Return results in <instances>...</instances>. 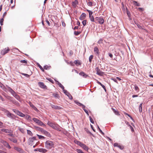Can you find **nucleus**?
Listing matches in <instances>:
<instances>
[{
  "label": "nucleus",
  "mask_w": 153,
  "mask_h": 153,
  "mask_svg": "<svg viewBox=\"0 0 153 153\" xmlns=\"http://www.w3.org/2000/svg\"><path fill=\"white\" fill-rule=\"evenodd\" d=\"M45 147L48 149H50L53 147V143L51 141L48 140L45 143Z\"/></svg>",
  "instance_id": "1"
},
{
  "label": "nucleus",
  "mask_w": 153,
  "mask_h": 153,
  "mask_svg": "<svg viewBox=\"0 0 153 153\" xmlns=\"http://www.w3.org/2000/svg\"><path fill=\"white\" fill-rule=\"evenodd\" d=\"M104 20L102 17H97L95 18V22L96 23H99L100 24H102L104 23Z\"/></svg>",
  "instance_id": "2"
},
{
  "label": "nucleus",
  "mask_w": 153,
  "mask_h": 153,
  "mask_svg": "<svg viewBox=\"0 0 153 153\" xmlns=\"http://www.w3.org/2000/svg\"><path fill=\"white\" fill-rule=\"evenodd\" d=\"M75 103L76 104L78 105L81 106L82 107V108H83V110H84L85 112L88 114V111L85 109V106L83 104L79 102L77 100H75L74 101Z\"/></svg>",
  "instance_id": "3"
},
{
  "label": "nucleus",
  "mask_w": 153,
  "mask_h": 153,
  "mask_svg": "<svg viewBox=\"0 0 153 153\" xmlns=\"http://www.w3.org/2000/svg\"><path fill=\"white\" fill-rule=\"evenodd\" d=\"M13 111L16 114L19 116H20L22 117H25V115L23 114L21 112L18 111L15 109H13Z\"/></svg>",
  "instance_id": "4"
},
{
  "label": "nucleus",
  "mask_w": 153,
  "mask_h": 153,
  "mask_svg": "<svg viewBox=\"0 0 153 153\" xmlns=\"http://www.w3.org/2000/svg\"><path fill=\"white\" fill-rule=\"evenodd\" d=\"M95 70L97 72L96 74H97L98 75L100 76H102L103 75L104 73L103 72L101 71L99 68L97 67L95 69Z\"/></svg>",
  "instance_id": "5"
},
{
  "label": "nucleus",
  "mask_w": 153,
  "mask_h": 153,
  "mask_svg": "<svg viewBox=\"0 0 153 153\" xmlns=\"http://www.w3.org/2000/svg\"><path fill=\"white\" fill-rule=\"evenodd\" d=\"M10 50L8 47L2 50L1 51V54L3 55H4L7 53Z\"/></svg>",
  "instance_id": "6"
},
{
  "label": "nucleus",
  "mask_w": 153,
  "mask_h": 153,
  "mask_svg": "<svg viewBox=\"0 0 153 153\" xmlns=\"http://www.w3.org/2000/svg\"><path fill=\"white\" fill-rule=\"evenodd\" d=\"M63 91L64 93L68 96L69 99L70 100H72L73 99V97L66 90H64Z\"/></svg>",
  "instance_id": "7"
},
{
  "label": "nucleus",
  "mask_w": 153,
  "mask_h": 153,
  "mask_svg": "<svg viewBox=\"0 0 153 153\" xmlns=\"http://www.w3.org/2000/svg\"><path fill=\"white\" fill-rule=\"evenodd\" d=\"M36 137H35L29 138V143L30 145H32L34 141L36 140Z\"/></svg>",
  "instance_id": "8"
},
{
  "label": "nucleus",
  "mask_w": 153,
  "mask_h": 153,
  "mask_svg": "<svg viewBox=\"0 0 153 153\" xmlns=\"http://www.w3.org/2000/svg\"><path fill=\"white\" fill-rule=\"evenodd\" d=\"M1 142L6 147H7L9 149H10L11 148V147L9 144L5 141L1 140Z\"/></svg>",
  "instance_id": "9"
},
{
  "label": "nucleus",
  "mask_w": 153,
  "mask_h": 153,
  "mask_svg": "<svg viewBox=\"0 0 153 153\" xmlns=\"http://www.w3.org/2000/svg\"><path fill=\"white\" fill-rule=\"evenodd\" d=\"M39 130L43 133L44 134H45V135H46L47 136H49L50 135V134L49 133L47 132V131H46L45 130L42 129V128H39Z\"/></svg>",
  "instance_id": "10"
},
{
  "label": "nucleus",
  "mask_w": 153,
  "mask_h": 153,
  "mask_svg": "<svg viewBox=\"0 0 153 153\" xmlns=\"http://www.w3.org/2000/svg\"><path fill=\"white\" fill-rule=\"evenodd\" d=\"M50 126L53 129L58 131H60V127L59 125H50Z\"/></svg>",
  "instance_id": "11"
},
{
  "label": "nucleus",
  "mask_w": 153,
  "mask_h": 153,
  "mask_svg": "<svg viewBox=\"0 0 153 153\" xmlns=\"http://www.w3.org/2000/svg\"><path fill=\"white\" fill-rule=\"evenodd\" d=\"M33 120L35 123L38 124H44L43 123H42L41 121L37 118H33Z\"/></svg>",
  "instance_id": "12"
},
{
  "label": "nucleus",
  "mask_w": 153,
  "mask_h": 153,
  "mask_svg": "<svg viewBox=\"0 0 153 153\" xmlns=\"http://www.w3.org/2000/svg\"><path fill=\"white\" fill-rule=\"evenodd\" d=\"M38 84L39 86L42 88H45L46 87V86L45 85L44 83L42 82H39Z\"/></svg>",
  "instance_id": "13"
},
{
  "label": "nucleus",
  "mask_w": 153,
  "mask_h": 153,
  "mask_svg": "<svg viewBox=\"0 0 153 153\" xmlns=\"http://www.w3.org/2000/svg\"><path fill=\"white\" fill-rule=\"evenodd\" d=\"M79 74L80 75L82 76L84 78H86L88 76V75L83 71L80 72Z\"/></svg>",
  "instance_id": "14"
},
{
  "label": "nucleus",
  "mask_w": 153,
  "mask_h": 153,
  "mask_svg": "<svg viewBox=\"0 0 153 153\" xmlns=\"http://www.w3.org/2000/svg\"><path fill=\"white\" fill-rule=\"evenodd\" d=\"M78 2L77 0H75L74 1L72 2V5L74 7H75L77 4H78Z\"/></svg>",
  "instance_id": "15"
},
{
  "label": "nucleus",
  "mask_w": 153,
  "mask_h": 153,
  "mask_svg": "<svg viewBox=\"0 0 153 153\" xmlns=\"http://www.w3.org/2000/svg\"><path fill=\"white\" fill-rule=\"evenodd\" d=\"M74 63L77 66H78L79 65H80L81 64V63L78 60H75Z\"/></svg>",
  "instance_id": "16"
},
{
  "label": "nucleus",
  "mask_w": 153,
  "mask_h": 153,
  "mask_svg": "<svg viewBox=\"0 0 153 153\" xmlns=\"http://www.w3.org/2000/svg\"><path fill=\"white\" fill-rule=\"evenodd\" d=\"M85 17H86L85 14L84 13H83L81 15V16L79 17V19L81 20H82L84 19L85 18Z\"/></svg>",
  "instance_id": "17"
},
{
  "label": "nucleus",
  "mask_w": 153,
  "mask_h": 153,
  "mask_svg": "<svg viewBox=\"0 0 153 153\" xmlns=\"http://www.w3.org/2000/svg\"><path fill=\"white\" fill-rule=\"evenodd\" d=\"M29 104L30 106L33 108L35 111H37L38 110L37 109L35 106L33 105V104L31 102H30L29 103Z\"/></svg>",
  "instance_id": "18"
},
{
  "label": "nucleus",
  "mask_w": 153,
  "mask_h": 153,
  "mask_svg": "<svg viewBox=\"0 0 153 153\" xmlns=\"http://www.w3.org/2000/svg\"><path fill=\"white\" fill-rule=\"evenodd\" d=\"M81 147H82L83 149L85 150L86 151H88V147L83 143Z\"/></svg>",
  "instance_id": "19"
},
{
  "label": "nucleus",
  "mask_w": 153,
  "mask_h": 153,
  "mask_svg": "<svg viewBox=\"0 0 153 153\" xmlns=\"http://www.w3.org/2000/svg\"><path fill=\"white\" fill-rule=\"evenodd\" d=\"M47 150L46 149H44L39 148V152H41L45 153L47 152Z\"/></svg>",
  "instance_id": "20"
},
{
  "label": "nucleus",
  "mask_w": 153,
  "mask_h": 153,
  "mask_svg": "<svg viewBox=\"0 0 153 153\" xmlns=\"http://www.w3.org/2000/svg\"><path fill=\"white\" fill-rule=\"evenodd\" d=\"M8 88L9 91L13 95L15 94V92L11 88L9 87H8Z\"/></svg>",
  "instance_id": "21"
},
{
  "label": "nucleus",
  "mask_w": 153,
  "mask_h": 153,
  "mask_svg": "<svg viewBox=\"0 0 153 153\" xmlns=\"http://www.w3.org/2000/svg\"><path fill=\"white\" fill-rule=\"evenodd\" d=\"M94 51L95 53L97 55L99 54V49L97 47H94Z\"/></svg>",
  "instance_id": "22"
},
{
  "label": "nucleus",
  "mask_w": 153,
  "mask_h": 153,
  "mask_svg": "<svg viewBox=\"0 0 153 153\" xmlns=\"http://www.w3.org/2000/svg\"><path fill=\"white\" fill-rule=\"evenodd\" d=\"M1 131L3 132L7 133H10L11 132V130L7 129H2Z\"/></svg>",
  "instance_id": "23"
},
{
  "label": "nucleus",
  "mask_w": 153,
  "mask_h": 153,
  "mask_svg": "<svg viewBox=\"0 0 153 153\" xmlns=\"http://www.w3.org/2000/svg\"><path fill=\"white\" fill-rule=\"evenodd\" d=\"M56 82H57V83L58 85H59V86L62 89L63 91H64V90H65L64 89V87L58 81H56Z\"/></svg>",
  "instance_id": "24"
},
{
  "label": "nucleus",
  "mask_w": 153,
  "mask_h": 153,
  "mask_svg": "<svg viewBox=\"0 0 153 153\" xmlns=\"http://www.w3.org/2000/svg\"><path fill=\"white\" fill-rule=\"evenodd\" d=\"M74 142L76 143L80 146V147H81V146L83 144V143H81L80 142L77 140L75 141Z\"/></svg>",
  "instance_id": "25"
},
{
  "label": "nucleus",
  "mask_w": 153,
  "mask_h": 153,
  "mask_svg": "<svg viewBox=\"0 0 153 153\" xmlns=\"http://www.w3.org/2000/svg\"><path fill=\"white\" fill-rule=\"evenodd\" d=\"M111 109L113 111L116 115H120V114H119V113L118 111H117L115 109L113 108H112Z\"/></svg>",
  "instance_id": "26"
},
{
  "label": "nucleus",
  "mask_w": 153,
  "mask_h": 153,
  "mask_svg": "<svg viewBox=\"0 0 153 153\" xmlns=\"http://www.w3.org/2000/svg\"><path fill=\"white\" fill-rule=\"evenodd\" d=\"M13 96L17 100H20V97L16 93H15V94H14Z\"/></svg>",
  "instance_id": "27"
},
{
  "label": "nucleus",
  "mask_w": 153,
  "mask_h": 153,
  "mask_svg": "<svg viewBox=\"0 0 153 153\" xmlns=\"http://www.w3.org/2000/svg\"><path fill=\"white\" fill-rule=\"evenodd\" d=\"M7 116L8 117H13V115L11 114L8 111H7Z\"/></svg>",
  "instance_id": "28"
},
{
  "label": "nucleus",
  "mask_w": 153,
  "mask_h": 153,
  "mask_svg": "<svg viewBox=\"0 0 153 153\" xmlns=\"http://www.w3.org/2000/svg\"><path fill=\"white\" fill-rule=\"evenodd\" d=\"M143 104V103H142L140 104L139 106V111L140 112H141L142 111V105Z\"/></svg>",
  "instance_id": "29"
},
{
  "label": "nucleus",
  "mask_w": 153,
  "mask_h": 153,
  "mask_svg": "<svg viewBox=\"0 0 153 153\" xmlns=\"http://www.w3.org/2000/svg\"><path fill=\"white\" fill-rule=\"evenodd\" d=\"M89 17L90 18L91 21V22H95V21H94V17L93 16L91 15V16H89Z\"/></svg>",
  "instance_id": "30"
},
{
  "label": "nucleus",
  "mask_w": 153,
  "mask_h": 153,
  "mask_svg": "<svg viewBox=\"0 0 153 153\" xmlns=\"http://www.w3.org/2000/svg\"><path fill=\"white\" fill-rule=\"evenodd\" d=\"M133 2L134 5H136L137 6H140V4L138 3L137 1H133Z\"/></svg>",
  "instance_id": "31"
},
{
  "label": "nucleus",
  "mask_w": 153,
  "mask_h": 153,
  "mask_svg": "<svg viewBox=\"0 0 153 153\" xmlns=\"http://www.w3.org/2000/svg\"><path fill=\"white\" fill-rule=\"evenodd\" d=\"M0 87L4 91H5L6 88L1 83L0 84Z\"/></svg>",
  "instance_id": "32"
},
{
  "label": "nucleus",
  "mask_w": 153,
  "mask_h": 153,
  "mask_svg": "<svg viewBox=\"0 0 153 153\" xmlns=\"http://www.w3.org/2000/svg\"><path fill=\"white\" fill-rule=\"evenodd\" d=\"M53 96L55 98L58 99H59V95L57 94H53Z\"/></svg>",
  "instance_id": "33"
},
{
  "label": "nucleus",
  "mask_w": 153,
  "mask_h": 153,
  "mask_svg": "<svg viewBox=\"0 0 153 153\" xmlns=\"http://www.w3.org/2000/svg\"><path fill=\"white\" fill-rule=\"evenodd\" d=\"M25 117L26 119L28 120H30L31 119L30 116L28 115H25Z\"/></svg>",
  "instance_id": "34"
},
{
  "label": "nucleus",
  "mask_w": 153,
  "mask_h": 153,
  "mask_svg": "<svg viewBox=\"0 0 153 153\" xmlns=\"http://www.w3.org/2000/svg\"><path fill=\"white\" fill-rule=\"evenodd\" d=\"M93 57V55H91L89 57V59L90 62H92V60Z\"/></svg>",
  "instance_id": "35"
},
{
  "label": "nucleus",
  "mask_w": 153,
  "mask_h": 153,
  "mask_svg": "<svg viewBox=\"0 0 153 153\" xmlns=\"http://www.w3.org/2000/svg\"><path fill=\"white\" fill-rule=\"evenodd\" d=\"M27 133L28 134H29V135L31 136H32L33 134L29 130H27Z\"/></svg>",
  "instance_id": "36"
},
{
  "label": "nucleus",
  "mask_w": 153,
  "mask_h": 153,
  "mask_svg": "<svg viewBox=\"0 0 153 153\" xmlns=\"http://www.w3.org/2000/svg\"><path fill=\"white\" fill-rule=\"evenodd\" d=\"M52 108L55 109H59L60 108V107H59L54 105H53L52 106Z\"/></svg>",
  "instance_id": "37"
},
{
  "label": "nucleus",
  "mask_w": 153,
  "mask_h": 153,
  "mask_svg": "<svg viewBox=\"0 0 153 153\" xmlns=\"http://www.w3.org/2000/svg\"><path fill=\"white\" fill-rule=\"evenodd\" d=\"M10 139V140L12 141L14 143H16L17 142V140L16 139H14V138H12L11 139Z\"/></svg>",
  "instance_id": "38"
},
{
  "label": "nucleus",
  "mask_w": 153,
  "mask_h": 153,
  "mask_svg": "<svg viewBox=\"0 0 153 153\" xmlns=\"http://www.w3.org/2000/svg\"><path fill=\"white\" fill-rule=\"evenodd\" d=\"M134 89L137 92H138L139 91V89L137 86H135L134 87Z\"/></svg>",
  "instance_id": "39"
},
{
  "label": "nucleus",
  "mask_w": 153,
  "mask_h": 153,
  "mask_svg": "<svg viewBox=\"0 0 153 153\" xmlns=\"http://www.w3.org/2000/svg\"><path fill=\"white\" fill-rule=\"evenodd\" d=\"M14 149L17 150L18 152H20L21 151V149L20 148H18L17 147H14Z\"/></svg>",
  "instance_id": "40"
},
{
  "label": "nucleus",
  "mask_w": 153,
  "mask_h": 153,
  "mask_svg": "<svg viewBox=\"0 0 153 153\" xmlns=\"http://www.w3.org/2000/svg\"><path fill=\"white\" fill-rule=\"evenodd\" d=\"M80 33V32L79 31H75L74 32V34L76 36H77L79 35Z\"/></svg>",
  "instance_id": "41"
},
{
  "label": "nucleus",
  "mask_w": 153,
  "mask_h": 153,
  "mask_svg": "<svg viewBox=\"0 0 153 153\" xmlns=\"http://www.w3.org/2000/svg\"><path fill=\"white\" fill-rule=\"evenodd\" d=\"M3 21H4V18H2L0 20V23L1 25H3Z\"/></svg>",
  "instance_id": "42"
},
{
  "label": "nucleus",
  "mask_w": 153,
  "mask_h": 153,
  "mask_svg": "<svg viewBox=\"0 0 153 153\" xmlns=\"http://www.w3.org/2000/svg\"><path fill=\"white\" fill-rule=\"evenodd\" d=\"M103 39H100L98 42L97 43L98 44H101L102 43Z\"/></svg>",
  "instance_id": "43"
},
{
  "label": "nucleus",
  "mask_w": 153,
  "mask_h": 153,
  "mask_svg": "<svg viewBox=\"0 0 153 153\" xmlns=\"http://www.w3.org/2000/svg\"><path fill=\"white\" fill-rule=\"evenodd\" d=\"M20 62L21 63H25V64H27V61L26 60H21L20 61Z\"/></svg>",
  "instance_id": "44"
},
{
  "label": "nucleus",
  "mask_w": 153,
  "mask_h": 153,
  "mask_svg": "<svg viewBox=\"0 0 153 153\" xmlns=\"http://www.w3.org/2000/svg\"><path fill=\"white\" fill-rule=\"evenodd\" d=\"M37 136H38V137H39V138L40 139H44L45 138V137L39 135L38 134H37Z\"/></svg>",
  "instance_id": "45"
},
{
  "label": "nucleus",
  "mask_w": 153,
  "mask_h": 153,
  "mask_svg": "<svg viewBox=\"0 0 153 153\" xmlns=\"http://www.w3.org/2000/svg\"><path fill=\"white\" fill-rule=\"evenodd\" d=\"M128 127L131 129V131L133 132L134 131V130L133 127L130 125H128Z\"/></svg>",
  "instance_id": "46"
},
{
  "label": "nucleus",
  "mask_w": 153,
  "mask_h": 153,
  "mask_svg": "<svg viewBox=\"0 0 153 153\" xmlns=\"http://www.w3.org/2000/svg\"><path fill=\"white\" fill-rule=\"evenodd\" d=\"M98 128L99 131L101 133V134L102 135H104V133L101 130V129L98 126Z\"/></svg>",
  "instance_id": "47"
},
{
  "label": "nucleus",
  "mask_w": 153,
  "mask_h": 153,
  "mask_svg": "<svg viewBox=\"0 0 153 153\" xmlns=\"http://www.w3.org/2000/svg\"><path fill=\"white\" fill-rule=\"evenodd\" d=\"M82 23L84 26H85L86 24V20H84L82 22Z\"/></svg>",
  "instance_id": "48"
},
{
  "label": "nucleus",
  "mask_w": 153,
  "mask_h": 153,
  "mask_svg": "<svg viewBox=\"0 0 153 153\" xmlns=\"http://www.w3.org/2000/svg\"><path fill=\"white\" fill-rule=\"evenodd\" d=\"M44 68L46 70H48L49 69V67L48 65H45L44 66Z\"/></svg>",
  "instance_id": "49"
},
{
  "label": "nucleus",
  "mask_w": 153,
  "mask_h": 153,
  "mask_svg": "<svg viewBox=\"0 0 153 153\" xmlns=\"http://www.w3.org/2000/svg\"><path fill=\"white\" fill-rule=\"evenodd\" d=\"M87 4L88 5L90 6H91L92 5V3L91 1H89Z\"/></svg>",
  "instance_id": "50"
},
{
  "label": "nucleus",
  "mask_w": 153,
  "mask_h": 153,
  "mask_svg": "<svg viewBox=\"0 0 153 153\" xmlns=\"http://www.w3.org/2000/svg\"><path fill=\"white\" fill-rule=\"evenodd\" d=\"M19 130L22 133H24L25 132L23 128H19Z\"/></svg>",
  "instance_id": "51"
},
{
  "label": "nucleus",
  "mask_w": 153,
  "mask_h": 153,
  "mask_svg": "<svg viewBox=\"0 0 153 153\" xmlns=\"http://www.w3.org/2000/svg\"><path fill=\"white\" fill-rule=\"evenodd\" d=\"M119 145L118 143H115L114 145V146L117 147H118Z\"/></svg>",
  "instance_id": "52"
},
{
  "label": "nucleus",
  "mask_w": 153,
  "mask_h": 153,
  "mask_svg": "<svg viewBox=\"0 0 153 153\" xmlns=\"http://www.w3.org/2000/svg\"><path fill=\"white\" fill-rule=\"evenodd\" d=\"M74 62H73L72 61L70 62H69L71 66H73L74 65Z\"/></svg>",
  "instance_id": "53"
},
{
  "label": "nucleus",
  "mask_w": 153,
  "mask_h": 153,
  "mask_svg": "<svg viewBox=\"0 0 153 153\" xmlns=\"http://www.w3.org/2000/svg\"><path fill=\"white\" fill-rule=\"evenodd\" d=\"M90 120L91 122L92 123V124H94V121L93 120L92 118H91V117H90Z\"/></svg>",
  "instance_id": "54"
},
{
  "label": "nucleus",
  "mask_w": 153,
  "mask_h": 153,
  "mask_svg": "<svg viewBox=\"0 0 153 153\" xmlns=\"http://www.w3.org/2000/svg\"><path fill=\"white\" fill-rule=\"evenodd\" d=\"M118 147L120 149H123V146H121L120 145H119Z\"/></svg>",
  "instance_id": "55"
},
{
  "label": "nucleus",
  "mask_w": 153,
  "mask_h": 153,
  "mask_svg": "<svg viewBox=\"0 0 153 153\" xmlns=\"http://www.w3.org/2000/svg\"><path fill=\"white\" fill-rule=\"evenodd\" d=\"M46 79L51 82H53V80L52 79H51V78H46Z\"/></svg>",
  "instance_id": "56"
},
{
  "label": "nucleus",
  "mask_w": 153,
  "mask_h": 153,
  "mask_svg": "<svg viewBox=\"0 0 153 153\" xmlns=\"http://www.w3.org/2000/svg\"><path fill=\"white\" fill-rule=\"evenodd\" d=\"M96 80L97 81V83L98 84H99V85H100L101 86L102 85V84L100 82H99L98 80H96Z\"/></svg>",
  "instance_id": "57"
},
{
  "label": "nucleus",
  "mask_w": 153,
  "mask_h": 153,
  "mask_svg": "<svg viewBox=\"0 0 153 153\" xmlns=\"http://www.w3.org/2000/svg\"><path fill=\"white\" fill-rule=\"evenodd\" d=\"M93 13V12L90 10V12H89V16L92 15Z\"/></svg>",
  "instance_id": "58"
},
{
  "label": "nucleus",
  "mask_w": 153,
  "mask_h": 153,
  "mask_svg": "<svg viewBox=\"0 0 153 153\" xmlns=\"http://www.w3.org/2000/svg\"><path fill=\"white\" fill-rule=\"evenodd\" d=\"M22 74L24 75L25 76H26L27 77H29V75L27 74Z\"/></svg>",
  "instance_id": "59"
},
{
  "label": "nucleus",
  "mask_w": 153,
  "mask_h": 153,
  "mask_svg": "<svg viewBox=\"0 0 153 153\" xmlns=\"http://www.w3.org/2000/svg\"><path fill=\"white\" fill-rule=\"evenodd\" d=\"M0 99L1 100L3 101H4V98H3L0 95Z\"/></svg>",
  "instance_id": "60"
},
{
  "label": "nucleus",
  "mask_w": 153,
  "mask_h": 153,
  "mask_svg": "<svg viewBox=\"0 0 153 153\" xmlns=\"http://www.w3.org/2000/svg\"><path fill=\"white\" fill-rule=\"evenodd\" d=\"M108 55L111 58H112V57H113V55L111 54V53H108Z\"/></svg>",
  "instance_id": "61"
},
{
  "label": "nucleus",
  "mask_w": 153,
  "mask_h": 153,
  "mask_svg": "<svg viewBox=\"0 0 153 153\" xmlns=\"http://www.w3.org/2000/svg\"><path fill=\"white\" fill-rule=\"evenodd\" d=\"M46 23L48 25V26H50V22H49V21L48 20H46Z\"/></svg>",
  "instance_id": "62"
},
{
  "label": "nucleus",
  "mask_w": 153,
  "mask_h": 153,
  "mask_svg": "<svg viewBox=\"0 0 153 153\" xmlns=\"http://www.w3.org/2000/svg\"><path fill=\"white\" fill-rule=\"evenodd\" d=\"M138 97V96L137 95H133L132 96V97L133 98H134V97Z\"/></svg>",
  "instance_id": "63"
},
{
  "label": "nucleus",
  "mask_w": 153,
  "mask_h": 153,
  "mask_svg": "<svg viewBox=\"0 0 153 153\" xmlns=\"http://www.w3.org/2000/svg\"><path fill=\"white\" fill-rule=\"evenodd\" d=\"M0 153H7L6 152H4L1 150H0Z\"/></svg>",
  "instance_id": "64"
}]
</instances>
